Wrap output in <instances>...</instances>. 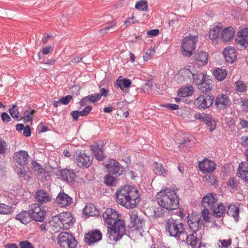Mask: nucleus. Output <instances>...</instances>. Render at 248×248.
<instances>
[{
    "mask_svg": "<svg viewBox=\"0 0 248 248\" xmlns=\"http://www.w3.org/2000/svg\"><path fill=\"white\" fill-rule=\"evenodd\" d=\"M115 196L117 202L129 209L137 207L140 201L139 190L129 185H125L118 189Z\"/></svg>",
    "mask_w": 248,
    "mask_h": 248,
    "instance_id": "f257e3e1",
    "label": "nucleus"
},
{
    "mask_svg": "<svg viewBox=\"0 0 248 248\" xmlns=\"http://www.w3.org/2000/svg\"><path fill=\"white\" fill-rule=\"evenodd\" d=\"M158 205L167 210L177 209L179 206V197L176 192L170 188L160 190L156 195Z\"/></svg>",
    "mask_w": 248,
    "mask_h": 248,
    "instance_id": "f03ea898",
    "label": "nucleus"
},
{
    "mask_svg": "<svg viewBox=\"0 0 248 248\" xmlns=\"http://www.w3.org/2000/svg\"><path fill=\"white\" fill-rule=\"evenodd\" d=\"M165 230L166 233L170 236L175 238L179 237L185 233L183 223L171 218L165 222Z\"/></svg>",
    "mask_w": 248,
    "mask_h": 248,
    "instance_id": "7ed1b4c3",
    "label": "nucleus"
},
{
    "mask_svg": "<svg viewBox=\"0 0 248 248\" xmlns=\"http://www.w3.org/2000/svg\"><path fill=\"white\" fill-rule=\"evenodd\" d=\"M107 236L111 241L117 242L120 240L125 233V225L124 221H119L112 227H107Z\"/></svg>",
    "mask_w": 248,
    "mask_h": 248,
    "instance_id": "20e7f679",
    "label": "nucleus"
},
{
    "mask_svg": "<svg viewBox=\"0 0 248 248\" xmlns=\"http://www.w3.org/2000/svg\"><path fill=\"white\" fill-rule=\"evenodd\" d=\"M197 37L190 35L186 36L182 41L181 50L182 55L185 57H190L196 48Z\"/></svg>",
    "mask_w": 248,
    "mask_h": 248,
    "instance_id": "39448f33",
    "label": "nucleus"
},
{
    "mask_svg": "<svg viewBox=\"0 0 248 248\" xmlns=\"http://www.w3.org/2000/svg\"><path fill=\"white\" fill-rule=\"evenodd\" d=\"M103 218L107 227H112L119 221H124L120 219V215L112 208H107L103 214Z\"/></svg>",
    "mask_w": 248,
    "mask_h": 248,
    "instance_id": "423d86ee",
    "label": "nucleus"
},
{
    "mask_svg": "<svg viewBox=\"0 0 248 248\" xmlns=\"http://www.w3.org/2000/svg\"><path fill=\"white\" fill-rule=\"evenodd\" d=\"M57 241L62 248H75L77 246L75 238L67 232L60 233L57 237Z\"/></svg>",
    "mask_w": 248,
    "mask_h": 248,
    "instance_id": "0eeeda50",
    "label": "nucleus"
},
{
    "mask_svg": "<svg viewBox=\"0 0 248 248\" xmlns=\"http://www.w3.org/2000/svg\"><path fill=\"white\" fill-rule=\"evenodd\" d=\"M199 79L201 78V80L198 82L197 80L196 85L198 89L202 93H206L211 91L213 89L214 86L213 81L212 79L209 78L206 73H201L198 75Z\"/></svg>",
    "mask_w": 248,
    "mask_h": 248,
    "instance_id": "6e6552de",
    "label": "nucleus"
},
{
    "mask_svg": "<svg viewBox=\"0 0 248 248\" xmlns=\"http://www.w3.org/2000/svg\"><path fill=\"white\" fill-rule=\"evenodd\" d=\"M29 211L32 220L38 222L44 221L46 212L43 207L38 203H33L30 206Z\"/></svg>",
    "mask_w": 248,
    "mask_h": 248,
    "instance_id": "1a4fd4ad",
    "label": "nucleus"
},
{
    "mask_svg": "<svg viewBox=\"0 0 248 248\" xmlns=\"http://www.w3.org/2000/svg\"><path fill=\"white\" fill-rule=\"evenodd\" d=\"M74 158L77 165L79 167L85 168L89 167L92 165L93 160V156L78 151L75 153Z\"/></svg>",
    "mask_w": 248,
    "mask_h": 248,
    "instance_id": "9d476101",
    "label": "nucleus"
},
{
    "mask_svg": "<svg viewBox=\"0 0 248 248\" xmlns=\"http://www.w3.org/2000/svg\"><path fill=\"white\" fill-rule=\"evenodd\" d=\"M181 81L191 82L192 79L196 81L198 75L196 74V70L193 66H188L181 70L178 73Z\"/></svg>",
    "mask_w": 248,
    "mask_h": 248,
    "instance_id": "9b49d317",
    "label": "nucleus"
},
{
    "mask_svg": "<svg viewBox=\"0 0 248 248\" xmlns=\"http://www.w3.org/2000/svg\"><path fill=\"white\" fill-rule=\"evenodd\" d=\"M129 215L131 227L133 230L138 231L141 234L143 232V227L144 224L143 219L139 217L138 212L135 210L130 212Z\"/></svg>",
    "mask_w": 248,
    "mask_h": 248,
    "instance_id": "f8f14e48",
    "label": "nucleus"
},
{
    "mask_svg": "<svg viewBox=\"0 0 248 248\" xmlns=\"http://www.w3.org/2000/svg\"><path fill=\"white\" fill-rule=\"evenodd\" d=\"M214 98L206 94L199 96L195 100L194 105L199 108H209L213 104Z\"/></svg>",
    "mask_w": 248,
    "mask_h": 248,
    "instance_id": "ddd939ff",
    "label": "nucleus"
},
{
    "mask_svg": "<svg viewBox=\"0 0 248 248\" xmlns=\"http://www.w3.org/2000/svg\"><path fill=\"white\" fill-rule=\"evenodd\" d=\"M235 43L242 47L248 46V28L247 27L240 28L235 38Z\"/></svg>",
    "mask_w": 248,
    "mask_h": 248,
    "instance_id": "4468645a",
    "label": "nucleus"
},
{
    "mask_svg": "<svg viewBox=\"0 0 248 248\" xmlns=\"http://www.w3.org/2000/svg\"><path fill=\"white\" fill-rule=\"evenodd\" d=\"M102 238V234L99 230L89 232L85 234V242L89 245L100 241Z\"/></svg>",
    "mask_w": 248,
    "mask_h": 248,
    "instance_id": "2eb2a0df",
    "label": "nucleus"
},
{
    "mask_svg": "<svg viewBox=\"0 0 248 248\" xmlns=\"http://www.w3.org/2000/svg\"><path fill=\"white\" fill-rule=\"evenodd\" d=\"M61 221H62L63 230H67L73 226L75 219L71 213L69 212L62 213L59 215Z\"/></svg>",
    "mask_w": 248,
    "mask_h": 248,
    "instance_id": "dca6fc26",
    "label": "nucleus"
},
{
    "mask_svg": "<svg viewBox=\"0 0 248 248\" xmlns=\"http://www.w3.org/2000/svg\"><path fill=\"white\" fill-rule=\"evenodd\" d=\"M109 174L120 176L123 171V168L115 160L111 159L109 163L105 165Z\"/></svg>",
    "mask_w": 248,
    "mask_h": 248,
    "instance_id": "f3484780",
    "label": "nucleus"
},
{
    "mask_svg": "<svg viewBox=\"0 0 248 248\" xmlns=\"http://www.w3.org/2000/svg\"><path fill=\"white\" fill-rule=\"evenodd\" d=\"M199 170L204 173L213 172L216 169L215 162L208 159H204L198 164Z\"/></svg>",
    "mask_w": 248,
    "mask_h": 248,
    "instance_id": "a211bd4d",
    "label": "nucleus"
},
{
    "mask_svg": "<svg viewBox=\"0 0 248 248\" xmlns=\"http://www.w3.org/2000/svg\"><path fill=\"white\" fill-rule=\"evenodd\" d=\"M187 222L190 228L193 232H197L202 225L198 216L193 215H188L187 217Z\"/></svg>",
    "mask_w": 248,
    "mask_h": 248,
    "instance_id": "6ab92c4d",
    "label": "nucleus"
},
{
    "mask_svg": "<svg viewBox=\"0 0 248 248\" xmlns=\"http://www.w3.org/2000/svg\"><path fill=\"white\" fill-rule=\"evenodd\" d=\"M231 101L228 96L225 94H218L217 95L215 105L219 109H224L230 106Z\"/></svg>",
    "mask_w": 248,
    "mask_h": 248,
    "instance_id": "aec40b11",
    "label": "nucleus"
},
{
    "mask_svg": "<svg viewBox=\"0 0 248 248\" xmlns=\"http://www.w3.org/2000/svg\"><path fill=\"white\" fill-rule=\"evenodd\" d=\"M72 201L73 199L64 192L59 193L56 198L58 205L62 207L69 206Z\"/></svg>",
    "mask_w": 248,
    "mask_h": 248,
    "instance_id": "412c9836",
    "label": "nucleus"
},
{
    "mask_svg": "<svg viewBox=\"0 0 248 248\" xmlns=\"http://www.w3.org/2000/svg\"><path fill=\"white\" fill-rule=\"evenodd\" d=\"M186 243L191 246L192 248H200L202 243L201 236H198L197 232L186 235Z\"/></svg>",
    "mask_w": 248,
    "mask_h": 248,
    "instance_id": "4be33fe9",
    "label": "nucleus"
},
{
    "mask_svg": "<svg viewBox=\"0 0 248 248\" xmlns=\"http://www.w3.org/2000/svg\"><path fill=\"white\" fill-rule=\"evenodd\" d=\"M217 198L216 194L211 193L207 194L202 199V205L204 207L211 209L217 203Z\"/></svg>",
    "mask_w": 248,
    "mask_h": 248,
    "instance_id": "5701e85b",
    "label": "nucleus"
},
{
    "mask_svg": "<svg viewBox=\"0 0 248 248\" xmlns=\"http://www.w3.org/2000/svg\"><path fill=\"white\" fill-rule=\"evenodd\" d=\"M33 171L37 179L41 181L44 180L46 176L47 172L42 166L36 161L31 163Z\"/></svg>",
    "mask_w": 248,
    "mask_h": 248,
    "instance_id": "b1692460",
    "label": "nucleus"
},
{
    "mask_svg": "<svg viewBox=\"0 0 248 248\" xmlns=\"http://www.w3.org/2000/svg\"><path fill=\"white\" fill-rule=\"evenodd\" d=\"M234 33L235 31L234 29L231 26H229L225 28L222 31L220 35V37L222 39L223 42H228L233 39Z\"/></svg>",
    "mask_w": 248,
    "mask_h": 248,
    "instance_id": "393cba45",
    "label": "nucleus"
},
{
    "mask_svg": "<svg viewBox=\"0 0 248 248\" xmlns=\"http://www.w3.org/2000/svg\"><path fill=\"white\" fill-rule=\"evenodd\" d=\"M237 176L248 183V163L242 162L239 165L237 173Z\"/></svg>",
    "mask_w": 248,
    "mask_h": 248,
    "instance_id": "a878e982",
    "label": "nucleus"
},
{
    "mask_svg": "<svg viewBox=\"0 0 248 248\" xmlns=\"http://www.w3.org/2000/svg\"><path fill=\"white\" fill-rule=\"evenodd\" d=\"M15 158L18 165L25 166L28 163V159L29 155L28 153L23 150L16 152L15 155Z\"/></svg>",
    "mask_w": 248,
    "mask_h": 248,
    "instance_id": "bb28decb",
    "label": "nucleus"
},
{
    "mask_svg": "<svg viewBox=\"0 0 248 248\" xmlns=\"http://www.w3.org/2000/svg\"><path fill=\"white\" fill-rule=\"evenodd\" d=\"M223 53L226 61L232 63L236 60V51L233 47H227L224 49Z\"/></svg>",
    "mask_w": 248,
    "mask_h": 248,
    "instance_id": "cd10ccee",
    "label": "nucleus"
},
{
    "mask_svg": "<svg viewBox=\"0 0 248 248\" xmlns=\"http://www.w3.org/2000/svg\"><path fill=\"white\" fill-rule=\"evenodd\" d=\"M35 198L37 201L41 204L47 203L51 200L50 195L42 189L39 190L36 192Z\"/></svg>",
    "mask_w": 248,
    "mask_h": 248,
    "instance_id": "c85d7f7f",
    "label": "nucleus"
},
{
    "mask_svg": "<svg viewBox=\"0 0 248 248\" xmlns=\"http://www.w3.org/2000/svg\"><path fill=\"white\" fill-rule=\"evenodd\" d=\"M208 60V54L201 51L195 55V63L198 66L202 67L207 64Z\"/></svg>",
    "mask_w": 248,
    "mask_h": 248,
    "instance_id": "c756f323",
    "label": "nucleus"
},
{
    "mask_svg": "<svg viewBox=\"0 0 248 248\" xmlns=\"http://www.w3.org/2000/svg\"><path fill=\"white\" fill-rule=\"evenodd\" d=\"M61 178L67 182H72L74 181L76 176L73 170L64 169L61 170Z\"/></svg>",
    "mask_w": 248,
    "mask_h": 248,
    "instance_id": "7c9ffc66",
    "label": "nucleus"
},
{
    "mask_svg": "<svg viewBox=\"0 0 248 248\" xmlns=\"http://www.w3.org/2000/svg\"><path fill=\"white\" fill-rule=\"evenodd\" d=\"M227 214L232 216L235 221H238L239 217V206L238 204H233L228 206Z\"/></svg>",
    "mask_w": 248,
    "mask_h": 248,
    "instance_id": "2f4dec72",
    "label": "nucleus"
},
{
    "mask_svg": "<svg viewBox=\"0 0 248 248\" xmlns=\"http://www.w3.org/2000/svg\"><path fill=\"white\" fill-rule=\"evenodd\" d=\"M16 218L24 224L29 223L31 219L29 210L28 212L26 211H21L16 216Z\"/></svg>",
    "mask_w": 248,
    "mask_h": 248,
    "instance_id": "473e14b6",
    "label": "nucleus"
},
{
    "mask_svg": "<svg viewBox=\"0 0 248 248\" xmlns=\"http://www.w3.org/2000/svg\"><path fill=\"white\" fill-rule=\"evenodd\" d=\"M17 174L20 177H23L24 180H29L30 179V172L29 168L25 166H21L20 167H16L15 169Z\"/></svg>",
    "mask_w": 248,
    "mask_h": 248,
    "instance_id": "72a5a7b5",
    "label": "nucleus"
},
{
    "mask_svg": "<svg viewBox=\"0 0 248 248\" xmlns=\"http://www.w3.org/2000/svg\"><path fill=\"white\" fill-rule=\"evenodd\" d=\"M214 215L216 217H221L226 210L225 207L222 203H216L211 209Z\"/></svg>",
    "mask_w": 248,
    "mask_h": 248,
    "instance_id": "f704fd0d",
    "label": "nucleus"
},
{
    "mask_svg": "<svg viewBox=\"0 0 248 248\" xmlns=\"http://www.w3.org/2000/svg\"><path fill=\"white\" fill-rule=\"evenodd\" d=\"M83 213L89 216H96L99 212L95 206L92 203L87 204L83 209Z\"/></svg>",
    "mask_w": 248,
    "mask_h": 248,
    "instance_id": "c9c22d12",
    "label": "nucleus"
},
{
    "mask_svg": "<svg viewBox=\"0 0 248 248\" xmlns=\"http://www.w3.org/2000/svg\"><path fill=\"white\" fill-rule=\"evenodd\" d=\"M221 30V25H217L211 28L209 34L210 39L213 41L216 40L218 37Z\"/></svg>",
    "mask_w": 248,
    "mask_h": 248,
    "instance_id": "e433bc0d",
    "label": "nucleus"
},
{
    "mask_svg": "<svg viewBox=\"0 0 248 248\" xmlns=\"http://www.w3.org/2000/svg\"><path fill=\"white\" fill-rule=\"evenodd\" d=\"M214 75L218 81L223 80L227 75V71L225 69L217 68L214 70Z\"/></svg>",
    "mask_w": 248,
    "mask_h": 248,
    "instance_id": "4c0bfd02",
    "label": "nucleus"
},
{
    "mask_svg": "<svg viewBox=\"0 0 248 248\" xmlns=\"http://www.w3.org/2000/svg\"><path fill=\"white\" fill-rule=\"evenodd\" d=\"M61 221L59 215L54 217L50 221V225L55 232H58L61 229H62V221Z\"/></svg>",
    "mask_w": 248,
    "mask_h": 248,
    "instance_id": "58836bf2",
    "label": "nucleus"
},
{
    "mask_svg": "<svg viewBox=\"0 0 248 248\" xmlns=\"http://www.w3.org/2000/svg\"><path fill=\"white\" fill-rule=\"evenodd\" d=\"M193 93V88L192 86L186 87L179 90L178 95L180 97H186L191 96Z\"/></svg>",
    "mask_w": 248,
    "mask_h": 248,
    "instance_id": "ea45409f",
    "label": "nucleus"
},
{
    "mask_svg": "<svg viewBox=\"0 0 248 248\" xmlns=\"http://www.w3.org/2000/svg\"><path fill=\"white\" fill-rule=\"evenodd\" d=\"M154 171L155 174L160 176H165L168 172V170L161 164L157 162L154 163Z\"/></svg>",
    "mask_w": 248,
    "mask_h": 248,
    "instance_id": "a19ab883",
    "label": "nucleus"
},
{
    "mask_svg": "<svg viewBox=\"0 0 248 248\" xmlns=\"http://www.w3.org/2000/svg\"><path fill=\"white\" fill-rule=\"evenodd\" d=\"M116 83L118 88L122 89L123 85L124 88H129L131 86L132 82L130 79L122 78V77L120 76L117 80Z\"/></svg>",
    "mask_w": 248,
    "mask_h": 248,
    "instance_id": "79ce46f5",
    "label": "nucleus"
},
{
    "mask_svg": "<svg viewBox=\"0 0 248 248\" xmlns=\"http://www.w3.org/2000/svg\"><path fill=\"white\" fill-rule=\"evenodd\" d=\"M115 26L116 23L114 21L109 22L107 26L105 27L104 29L100 30L99 31L100 35L103 36L108 31H114Z\"/></svg>",
    "mask_w": 248,
    "mask_h": 248,
    "instance_id": "37998d69",
    "label": "nucleus"
},
{
    "mask_svg": "<svg viewBox=\"0 0 248 248\" xmlns=\"http://www.w3.org/2000/svg\"><path fill=\"white\" fill-rule=\"evenodd\" d=\"M196 142V139L193 136H189L186 138L182 144H183L184 146L191 148L195 144Z\"/></svg>",
    "mask_w": 248,
    "mask_h": 248,
    "instance_id": "c03bdc74",
    "label": "nucleus"
},
{
    "mask_svg": "<svg viewBox=\"0 0 248 248\" xmlns=\"http://www.w3.org/2000/svg\"><path fill=\"white\" fill-rule=\"evenodd\" d=\"M231 239H219L217 241V246L218 248H229L232 244Z\"/></svg>",
    "mask_w": 248,
    "mask_h": 248,
    "instance_id": "a18cd8bd",
    "label": "nucleus"
},
{
    "mask_svg": "<svg viewBox=\"0 0 248 248\" xmlns=\"http://www.w3.org/2000/svg\"><path fill=\"white\" fill-rule=\"evenodd\" d=\"M135 8L141 11H147L148 8L147 2L145 0H140L136 3Z\"/></svg>",
    "mask_w": 248,
    "mask_h": 248,
    "instance_id": "49530a36",
    "label": "nucleus"
},
{
    "mask_svg": "<svg viewBox=\"0 0 248 248\" xmlns=\"http://www.w3.org/2000/svg\"><path fill=\"white\" fill-rule=\"evenodd\" d=\"M35 111L34 109L26 110L24 113V120L26 123L31 122L32 117Z\"/></svg>",
    "mask_w": 248,
    "mask_h": 248,
    "instance_id": "de8ad7c7",
    "label": "nucleus"
},
{
    "mask_svg": "<svg viewBox=\"0 0 248 248\" xmlns=\"http://www.w3.org/2000/svg\"><path fill=\"white\" fill-rule=\"evenodd\" d=\"M13 212L11 206L0 203V214H11Z\"/></svg>",
    "mask_w": 248,
    "mask_h": 248,
    "instance_id": "09e8293b",
    "label": "nucleus"
},
{
    "mask_svg": "<svg viewBox=\"0 0 248 248\" xmlns=\"http://www.w3.org/2000/svg\"><path fill=\"white\" fill-rule=\"evenodd\" d=\"M234 85L235 89L237 91L240 93H243L246 91L247 86L243 81H237L235 82Z\"/></svg>",
    "mask_w": 248,
    "mask_h": 248,
    "instance_id": "8fccbe9b",
    "label": "nucleus"
},
{
    "mask_svg": "<svg viewBox=\"0 0 248 248\" xmlns=\"http://www.w3.org/2000/svg\"><path fill=\"white\" fill-rule=\"evenodd\" d=\"M105 183L108 186H112L115 185L116 179L113 176L108 174L105 178Z\"/></svg>",
    "mask_w": 248,
    "mask_h": 248,
    "instance_id": "3c124183",
    "label": "nucleus"
},
{
    "mask_svg": "<svg viewBox=\"0 0 248 248\" xmlns=\"http://www.w3.org/2000/svg\"><path fill=\"white\" fill-rule=\"evenodd\" d=\"M9 112L13 118H18L19 112L18 111L17 107L16 105H13L12 108L9 109Z\"/></svg>",
    "mask_w": 248,
    "mask_h": 248,
    "instance_id": "603ef678",
    "label": "nucleus"
},
{
    "mask_svg": "<svg viewBox=\"0 0 248 248\" xmlns=\"http://www.w3.org/2000/svg\"><path fill=\"white\" fill-rule=\"evenodd\" d=\"M7 150V144L5 141L0 137V155L4 154Z\"/></svg>",
    "mask_w": 248,
    "mask_h": 248,
    "instance_id": "864d4df0",
    "label": "nucleus"
},
{
    "mask_svg": "<svg viewBox=\"0 0 248 248\" xmlns=\"http://www.w3.org/2000/svg\"><path fill=\"white\" fill-rule=\"evenodd\" d=\"M155 54V51L152 49H147L143 54V58L144 61H147L150 60Z\"/></svg>",
    "mask_w": 248,
    "mask_h": 248,
    "instance_id": "5fc2aeb1",
    "label": "nucleus"
},
{
    "mask_svg": "<svg viewBox=\"0 0 248 248\" xmlns=\"http://www.w3.org/2000/svg\"><path fill=\"white\" fill-rule=\"evenodd\" d=\"M202 215L203 219L205 222H210V217L209 216V211L208 209H203L202 211Z\"/></svg>",
    "mask_w": 248,
    "mask_h": 248,
    "instance_id": "6e6d98bb",
    "label": "nucleus"
},
{
    "mask_svg": "<svg viewBox=\"0 0 248 248\" xmlns=\"http://www.w3.org/2000/svg\"><path fill=\"white\" fill-rule=\"evenodd\" d=\"M227 186L232 189L236 188L238 184L235 178H230L227 183Z\"/></svg>",
    "mask_w": 248,
    "mask_h": 248,
    "instance_id": "4d7b16f0",
    "label": "nucleus"
},
{
    "mask_svg": "<svg viewBox=\"0 0 248 248\" xmlns=\"http://www.w3.org/2000/svg\"><path fill=\"white\" fill-rule=\"evenodd\" d=\"M87 96L90 103H93L99 101L100 99V98L99 97L98 94H97L96 93L92 94Z\"/></svg>",
    "mask_w": 248,
    "mask_h": 248,
    "instance_id": "13d9d810",
    "label": "nucleus"
},
{
    "mask_svg": "<svg viewBox=\"0 0 248 248\" xmlns=\"http://www.w3.org/2000/svg\"><path fill=\"white\" fill-rule=\"evenodd\" d=\"M19 245L20 248H34L33 246L27 240L20 242Z\"/></svg>",
    "mask_w": 248,
    "mask_h": 248,
    "instance_id": "bf43d9fd",
    "label": "nucleus"
},
{
    "mask_svg": "<svg viewBox=\"0 0 248 248\" xmlns=\"http://www.w3.org/2000/svg\"><path fill=\"white\" fill-rule=\"evenodd\" d=\"M92 110V107L90 106H85V107L80 111L81 116L87 115Z\"/></svg>",
    "mask_w": 248,
    "mask_h": 248,
    "instance_id": "052dcab7",
    "label": "nucleus"
},
{
    "mask_svg": "<svg viewBox=\"0 0 248 248\" xmlns=\"http://www.w3.org/2000/svg\"><path fill=\"white\" fill-rule=\"evenodd\" d=\"M241 109L246 112H248V99L243 100L241 102Z\"/></svg>",
    "mask_w": 248,
    "mask_h": 248,
    "instance_id": "680f3d73",
    "label": "nucleus"
},
{
    "mask_svg": "<svg viewBox=\"0 0 248 248\" xmlns=\"http://www.w3.org/2000/svg\"><path fill=\"white\" fill-rule=\"evenodd\" d=\"M72 98V96L70 95H66L64 97H62L61 99H60V102L61 104H63L64 105L68 104L70 100Z\"/></svg>",
    "mask_w": 248,
    "mask_h": 248,
    "instance_id": "e2e57ef3",
    "label": "nucleus"
},
{
    "mask_svg": "<svg viewBox=\"0 0 248 248\" xmlns=\"http://www.w3.org/2000/svg\"><path fill=\"white\" fill-rule=\"evenodd\" d=\"M94 154L95 157L99 161H101L104 157V155L103 151H100L96 152L93 153Z\"/></svg>",
    "mask_w": 248,
    "mask_h": 248,
    "instance_id": "0e129e2a",
    "label": "nucleus"
},
{
    "mask_svg": "<svg viewBox=\"0 0 248 248\" xmlns=\"http://www.w3.org/2000/svg\"><path fill=\"white\" fill-rule=\"evenodd\" d=\"M91 147L93 153L103 150L102 146L97 143L92 145Z\"/></svg>",
    "mask_w": 248,
    "mask_h": 248,
    "instance_id": "69168bd1",
    "label": "nucleus"
},
{
    "mask_svg": "<svg viewBox=\"0 0 248 248\" xmlns=\"http://www.w3.org/2000/svg\"><path fill=\"white\" fill-rule=\"evenodd\" d=\"M1 120L3 122H9L11 121L10 116L6 112H3L1 114Z\"/></svg>",
    "mask_w": 248,
    "mask_h": 248,
    "instance_id": "338daca9",
    "label": "nucleus"
},
{
    "mask_svg": "<svg viewBox=\"0 0 248 248\" xmlns=\"http://www.w3.org/2000/svg\"><path fill=\"white\" fill-rule=\"evenodd\" d=\"M90 103L89 101V99L87 97V96H85L83 97L81 100L79 101V104L80 106V107H82L83 106H87V105Z\"/></svg>",
    "mask_w": 248,
    "mask_h": 248,
    "instance_id": "774afa93",
    "label": "nucleus"
}]
</instances>
